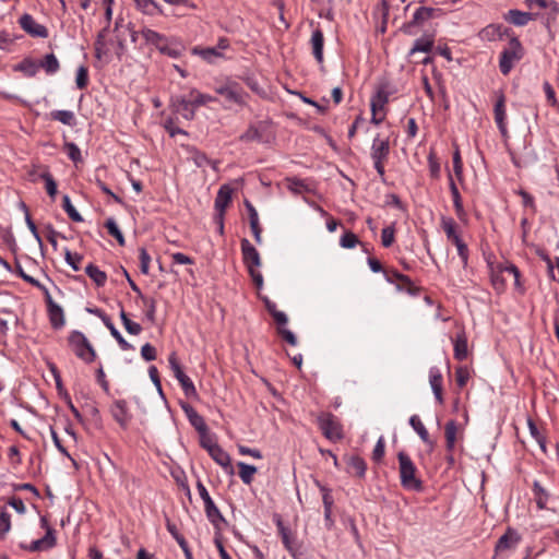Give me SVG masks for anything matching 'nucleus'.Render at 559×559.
<instances>
[{"label":"nucleus","mask_w":559,"mask_h":559,"mask_svg":"<svg viewBox=\"0 0 559 559\" xmlns=\"http://www.w3.org/2000/svg\"><path fill=\"white\" fill-rule=\"evenodd\" d=\"M241 252L249 274L258 289L263 287V276L259 271L261 266V258L258 250L250 243L248 239L241 240Z\"/></svg>","instance_id":"nucleus-1"},{"label":"nucleus","mask_w":559,"mask_h":559,"mask_svg":"<svg viewBox=\"0 0 559 559\" xmlns=\"http://www.w3.org/2000/svg\"><path fill=\"white\" fill-rule=\"evenodd\" d=\"M397 459L400 463V478L402 486L408 490H420L421 481L416 477L417 468L411 457L406 453L400 452L397 454Z\"/></svg>","instance_id":"nucleus-2"},{"label":"nucleus","mask_w":559,"mask_h":559,"mask_svg":"<svg viewBox=\"0 0 559 559\" xmlns=\"http://www.w3.org/2000/svg\"><path fill=\"white\" fill-rule=\"evenodd\" d=\"M68 342L69 346L78 358L87 364H91L95 360V349L82 332L72 331L68 337Z\"/></svg>","instance_id":"nucleus-3"},{"label":"nucleus","mask_w":559,"mask_h":559,"mask_svg":"<svg viewBox=\"0 0 559 559\" xmlns=\"http://www.w3.org/2000/svg\"><path fill=\"white\" fill-rule=\"evenodd\" d=\"M523 57V47L516 37H512L509 45L500 55L499 68L502 74L510 73L516 62Z\"/></svg>","instance_id":"nucleus-4"},{"label":"nucleus","mask_w":559,"mask_h":559,"mask_svg":"<svg viewBox=\"0 0 559 559\" xmlns=\"http://www.w3.org/2000/svg\"><path fill=\"white\" fill-rule=\"evenodd\" d=\"M40 525L46 531L45 536L39 539L33 540L27 546H22L25 550H28L31 552L46 551L56 546V531L49 525L48 520L45 516H41Z\"/></svg>","instance_id":"nucleus-5"},{"label":"nucleus","mask_w":559,"mask_h":559,"mask_svg":"<svg viewBox=\"0 0 559 559\" xmlns=\"http://www.w3.org/2000/svg\"><path fill=\"white\" fill-rule=\"evenodd\" d=\"M233 189L229 185H223L216 194L214 207L216 211L215 221L218 225V230L223 234L224 230V214L231 202Z\"/></svg>","instance_id":"nucleus-6"},{"label":"nucleus","mask_w":559,"mask_h":559,"mask_svg":"<svg viewBox=\"0 0 559 559\" xmlns=\"http://www.w3.org/2000/svg\"><path fill=\"white\" fill-rule=\"evenodd\" d=\"M197 489H198V492H199L201 499L204 502V509H205V513H206L209 521L214 526L219 527V525L225 522L224 516L219 512L218 508L215 506L207 489L201 481H198Z\"/></svg>","instance_id":"nucleus-7"},{"label":"nucleus","mask_w":559,"mask_h":559,"mask_svg":"<svg viewBox=\"0 0 559 559\" xmlns=\"http://www.w3.org/2000/svg\"><path fill=\"white\" fill-rule=\"evenodd\" d=\"M318 424L322 433L331 441H337L343 438L342 426L338 420L330 413L321 414L318 417Z\"/></svg>","instance_id":"nucleus-8"},{"label":"nucleus","mask_w":559,"mask_h":559,"mask_svg":"<svg viewBox=\"0 0 559 559\" xmlns=\"http://www.w3.org/2000/svg\"><path fill=\"white\" fill-rule=\"evenodd\" d=\"M389 103V92L385 88H380L377 93L371 97L370 107H371V122L374 124L381 123L386 116L385 106Z\"/></svg>","instance_id":"nucleus-9"},{"label":"nucleus","mask_w":559,"mask_h":559,"mask_svg":"<svg viewBox=\"0 0 559 559\" xmlns=\"http://www.w3.org/2000/svg\"><path fill=\"white\" fill-rule=\"evenodd\" d=\"M506 275L512 276L514 278L515 285H519L520 272L518 267L513 264L506 265L500 267L497 272H493L491 275V283L496 290L501 292L506 286Z\"/></svg>","instance_id":"nucleus-10"},{"label":"nucleus","mask_w":559,"mask_h":559,"mask_svg":"<svg viewBox=\"0 0 559 559\" xmlns=\"http://www.w3.org/2000/svg\"><path fill=\"white\" fill-rule=\"evenodd\" d=\"M216 93L222 95L227 102L243 106L246 105L247 94L236 84H228L216 87Z\"/></svg>","instance_id":"nucleus-11"},{"label":"nucleus","mask_w":559,"mask_h":559,"mask_svg":"<svg viewBox=\"0 0 559 559\" xmlns=\"http://www.w3.org/2000/svg\"><path fill=\"white\" fill-rule=\"evenodd\" d=\"M19 22L22 29L31 36L39 38L48 37L47 28L43 24L37 23L31 14H23Z\"/></svg>","instance_id":"nucleus-12"},{"label":"nucleus","mask_w":559,"mask_h":559,"mask_svg":"<svg viewBox=\"0 0 559 559\" xmlns=\"http://www.w3.org/2000/svg\"><path fill=\"white\" fill-rule=\"evenodd\" d=\"M274 321L277 324V333L292 346L297 345L296 335L286 328L288 323V317L285 312L277 310L273 316Z\"/></svg>","instance_id":"nucleus-13"},{"label":"nucleus","mask_w":559,"mask_h":559,"mask_svg":"<svg viewBox=\"0 0 559 559\" xmlns=\"http://www.w3.org/2000/svg\"><path fill=\"white\" fill-rule=\"evenodd\" d=\"M207 452L210 456L223 468H225L229 474H234V469L231 467V460L229 454L224 451L217 443H212L207 447Z\"/></svg>","instance_id":"nucleus-14"},{"label":"nucleus","mask_w":559,"mask_h":559,"mask_svg":"<svg viewBox=\"0 0 559 559\" xmlns=\"http://www.w3.org/2000/svg\"><path fill=\"white\" fill-rule=\"evenodd\" d=\"M181 408L186 414L191 426L195 428L200 433H205L207 430V426L205 424L204 418L188 403H181Z\"/></svg>","instance_id":"nucleus-15"},{"label":"nucleus","mask_w":559,"mask_h":559,"mask_svg":"<svg viewBox=\"0 0 559 559\" xmlns=\"http://www.w3.org/2000/svg\"><path fill=\"white\" fill-rule=\"evenodd\" d=\"M277 527L284 547L289 551L292 556L296 557L299 550V545L295 535L287 527H285L280 520L277 521Z\"/></svg>","instance_id":"nucleus-16"},{"label":"nucleus","mask_w":559,"mask_h":559,"mask_svg":"<svg viewBox=\"0 0 559 559\" xmlns=\"http://www.w3.org/2000/svg\"><path fill=\"white\" fill-rule=\"evenodd\" d=\"M48 316L53 329H61L66 324L62 308L56 304L50 296L47 297Z\"/></svg>","instance_id":"nucleus-17"},{"label":"nucleus","mask_w":559,"mask_h":559,"mask_svg":"<svg viewBox=\"0 0 559 559\" xmlns=\"http://www.w3.org/2000/svg\"><path fill=\"white\" fill-rule=\"evenodd\" d=\"M176 111L187 120H192L195 116V107L192 105L191 96L178 97L173 102Z\"/></svg>","instance_id":"nucleus-18"},{"label":"nucleus","mask_w":559,"mask_h":559,"mask_svg":"<svg viewBox=\"0 0 559 559\" xmlns=\"http://www.w3.org/2000/svg\"><path fill=\"white\" fill-rule=\"evenodd\" d=\"M520 539L521 537L516 531L508 528L507 532L498 539L496 550L504 551L512 549L519 544Z\"/></svg>","instance_id":"nucleus-19"},{"label":"nucleus","mask_w":559,"mask_h":559,"mask_svg":"<svg viewBox=\"0 0 559 559\" xmlns=\"http://www.w3.org/2000/svg\"><path fill=\"white\" fill-rule=\"evenodd\" d=\"M429 383L435 397L439 404L443 403L442 396V374L439 368L431 367L429 370Z\"/></svg>","instance_id":"nucleus-20"},{"label":"nucleus","mask_w":559,"mask_h":559,"mask_svg":"<svg viewBox=\"0 0 559 559\" xmlns=\"http://www.w3.org/2000/svg\"><path fill=\"white\" fill-rule=\"evenodd\" d=\"M441 13L442 12L440 9L430 8V7H420L414 12L412 24H414V25L423 24L424 22H426L428 20L439 17L441 15Z\"/></svg>","instance_id":"nucleus-21"},{"label":"nucleus","mask_w":559,"mask_h":559,"mask_svg":"<svg viewBox=\"0 0 559 559\" xmlns=\"http://www.w3.org/2000/svg\"><path fill=\"white\" fill-rule=\"evenodd\" d=\"M390 152V145L388 139H381L379 135L376 136L371 145V158L372 159H386Z\"/></svg>","instance_id":"nucleus-22"},{"label":"nucleus","mask_w":559,"mask_h":559,"mask_svg":"<svg viewBox=\"0 0 559 559\" xmlns=\"http://www.w3.org/2000/svg\"><path fill=\"white\" fill-rule=\"evenodd\" d=\"M133 2L135 8L145 15L164 14L162 7L155 0H133Z\"/></svg>","instance_id":"nucleus-23"},{"label":"nucleus","mask_w":559,"mask_h":559,"mask_svg":"<svg viewBox=\"0 0 559 559\" xmlns=\"http://www.w3.org/2000/svg\"><path fill=\"white\" fill-rule=\"evenodd\" d=\"M312 53L316 60L319 63L323 62V44H324V37L321 29L317 28L312 32L311 39H310Z\"/></svg>","instance_id":"nucleus-24"},{"label":"nucleus","mask_w":559,"mask_h":559,"mask_svg":"<svg viewBox=\"0 0 559 559\" xmlns=\"http://www.w3.org/2000/svg\"><path fill=\"white\" fill-rule=\"evenodd\" d=\"M449 186H450V190H451V194H452V199H453V205L455 209V213H456L457 217L461 221H463L466 217V212H465L463 203H462L461 194L459 192V189H457L451 174H449Z\"/></svg>","instance_id":"nucleus-25"},{"label":"nucleus","mask_w":559,"mask_h":559,"mask_svg":"<svg viewBox=\"0 0 559 559\" xmlns=\"http://www.w3.org/2000/svg\"><path fill=\"white\" fill-rule=\"evenodd\" d=\"M506 117H507V114H506V98L504 96L501 94L496 104H495V121L499 128V130L501 131V133H506L507 132V128H506Z\"/></svg>","instance_id":"nucleus-26"},{"label":"nucleus","mask_w":559,"mask_h":559,"mask_svg":"<svg viewBox=\"0 0 559 559\" xmlns=\"http://www.w3.org/2000/svg\"><path fill=\"white\" fill-rule=\"evenodd\" d=\"M409 425L418 433V436L420 437L423 442L426 443L430 449H432L435 443L430 439L429 433H428L425 425L421 423V420L419 419V417L417 415L411 416Z\"/></svg>","instance_id":"nucleus-27"},{"label":"nucleus","mask_w":559,"mask_h":559,"mask_svg":"<svg viewBox=\"0 0 559 559\" xmlns=\"http://www.w3.org/2000/svg\"><path fill=\"white\" fill-rule=\"evenodd\" d=\"M111 414L114 418L120 424V426L126 427L130 420V416L128 414L127 404L123 401H117L112 405Z\"/></svg>","instance_id":"nucleus-28"},{"label":"nucleus","mask_w":559,"mask_h":559,"mask_svg":"<svg viewBox=\"0 0 559 559\" xmlns=\"http://www.w3.org/2000/svg\"><path fill=\"white\" fill-rule=\"evenodd\" d=\"M192 53L200 56L203 60H205L209 63H214L217 59H221L224 57V53L219 52V49H216L215 47H209V48L194 47L192 49Z\"/></svg>","instance_id":"nucleus-29"},{"label":"nucleus","mask_w":559,"mask_h":559,"mask_svg":"<svg viewBox=\"0 0 559 559\" xmlns=\"http://www.w3.org/2000/svg\"><path fill=\"white\" fill-rule=\"evenodd\" d=\"M140 34L147 44L154 45L157 49H159L164 41H167L165 35L147 27L142 28Z\"/></svg>","instance_id":"nucleus-30"},{"label":"nucleus","mask_w":559,"mask_h":559,"mask_svg":"<svg viewBox=\"0 0 559 559\" xmlns=\"http://www.w3.org/2000/svg\"><path fill=\"white\" fill-rule=\"evenodd\" d=\"M468 356L467 340L464 333L456 334L454 338V357L464 360Z\"/></svg>","instance_id":"nucleus-31"},{"label":"nucleus","mask_w":559,"mask_h":559,"mask_svg":"<svg viewBox=\"0 0 559 559\" xmlns=\"http://www.w3.org/2000/svg\"><path fill=\"white\" fill-rule=\"evenodd\" d=\"M385 280L389 283L397 284V282H403L407 285V293L411 295H415L417 293V288L414 286L413 282L409 280L408 276L403 275L399 272H385L384 273Z\"/></svg>","instance_id":"nucleus-32"},{"label":"nucleus","mask_w":559,"mask_h":559,"mask_svg":"<svg viewBox=\"0 0 559 559\" xmlns=\"http://www.w3.org/2000/svg\"><path fill=\"white\" fill-rule=\"evenodd\" d=\"M457 431L459 428L454 420H450L449 423H447L444 428V436L448 451H452L454 449L457 438Z\"/></svg>","instance_id":"nucleus-33"},{"label":"nucleus","mask_w":559,"mask_h":559,"mask_svg":"<svg viewBox=\"0 0 559 559\" xmlns=\"http://www.w3.org/2000/svg\"><path fill=\"white\" fill-rule=\"evenodd\" d=\"M105 32H106V28L103 29L98 34L97 38H96V41H95V57L99 61L107 62L108 61V49H107V46H106V43H105Z\"/></svg>","instance_id":"nucleus-34"},{"label":"nucleus","mask_w":559,"mask_h":559,"mask_svg":"<svg viewBox=\"0 0 559 559\" xmlns=\"http://www.w3.org/2000/svg\"><path fill=\"white\" fill-rule=\"evenodd\" d=\"M103 323L105 324V326L110 331V334L112 335V337L118 342V344L120 345V347L123 349V350H128V349H131L132 346L130 343H128L123 336L121 335V333L116 329V326L114 325V323L111 322L110 318H103Z\"/></svg>","instance_id":"nucleus-35"},{"label":"nucleus","mask_w":559,"mask_h":559,"mask_svg":"<svg viewBox=\"0 0 559 559\" xmlns=\"http://www.w3.org/2000/svg\"><path fill=\"white\" fill-rule=\"evenodd\" d=\"M348 472L358 476V477H362L366 473V468H367V465H366V462L357 456V455H353L348 459Z\"/></svg>","instance_id":"nucleus-36"},{"label":"nucleus","mask_w":559,"mask_h":559,"mask_svg":"<svg viewBox=\"0 0 559 559\" xmlns=\"http://www.w3.org/2000/svg\"><path fill=\"white\" fill-rule=\"evenodd\" d=\"M85 272L86 274L91 277V280L98 286V287H102L106 284V281H107V275L105 272H103L102 270H99L96 265L94 264H88L86 267H85Z\"/></svg>","instance_id":"nucleus-37"},{"label":"nucleus","mask_w":559,"mask_h":559,"mask_svg":"<svg viewBox=\"0 0 559 559\" xmlns=\"http://www.w3.org/2000/svg\"><path fill=\"white\" fill-rule=\"evenodd\" d=\"M508 19L512 24L516 26H524L531 20H533V15L531 13L522 12L519 10H510L508 12Z\"/></svg>","instance_id":"nucleus-38"},{"label":"nucleus","mask_w":559,"mask_h":559,"mask_svg":"<svg viewBox=\"0 0 559 559\" xmlns=\"http://www.w3.org/2000/svg\"><path fill=\"white\" fill-rule=\"evenodd\" d=\"M238 468H239V477L240 479L246 484V485H250L253 480V476L254 474L257 473V467L253 466V465H249L247 463H243V462H239L237 464Z\"/></svg>","instance_id":"nucleus-39"},{"label":"nucleus","mask_w":559,"mask_h":559,"mask_svg":"<svg viewBox=\"0 0 559 559\" xmlns=\"http://www.w3.org/2000/svg\"><path fill=\"white\" fill-rule=\"evenodd\" d=\"M433 47V39L431 37H421L415 40L413 48L409 50V56L416 52H429Z\"/></svg>","instance_id":"nucleus-40"},{"label":"nucleus","mask_w":559,"mask_h":559,"mask_svg":"<svg viewBox=\"0 0 559 559\" xmlns=\"http://www.w3.org/2000/svg\"><path fill=\"white\" fill-rule=\"evenodd\" d=\"M189 96L192 98V105H194L195 108H199L200 106H205L209 103L215 102L216 98L209 95L201 93L200 91L192 88L189 93Z\"/></svg>","instance_id":"nucleus-41"},{"label":"nucleus","mask_w":559,"mask_h":559,"mask_svg":"<svg viewBox=\"0 0 559 559\" xmlns=\"http://www.w3.org/2000/svg\"><path fill=\"white\" fill-rule=\"evenodd\" d=\"M441 227L447 235L448 240H451L456 235H460L457 231V224L452 217L442 216L441 217Z\"/></svg>","instance_id":"nucleus-42"},{"label":"nucleus","mask_w":559,"mask_h":559,"mask_svg":"<svg viewBox=\"0 0 559 559\" xmlns=\"http://www.w3.org/2000/svg\"><path fill=\"white\" fill-rule=\"evenodd\" d=\"M533 491L537 507L539 509H545L549 498L548 492L540 486L538 481H534Z\"/></svg>","instance_id":"nucleus-43"},{"label":"nucleus","mask_w":559,"mask_h":559,"mask_svg":"<svg viewBox=\"0 0 559 559\" xmlns=\"http://www.w3.org/2000/svg\"><path fill=\"white\" fill-rule=\"evenodd\" d=\"M159 52L167 55L170 58H179L182 55L183 47L179 44H169L168 40L159 47Z\"/></svg>","instance_id":"nucleus-44"},{"label":"nucleus","mask_w":559,"mask_h":559,"mask_svg":"<svg viewBox=\"0 0 559 559\" xmlns=\"http://www.w3.org/2000/svg\"><path fill=\"white\" fill-rule=\"evenodd\" d=\"M51 118L66 126L75 123V116L71 110H55L51 112Z\"/></svg>","instance_id":"nucleus-45"},{"label":"nucleus","mask_w":559,"mask_h":559,"mask_svg":"<svg viewBox=\"0 0 559 559\" xmlns=\"http://www.w3.org/2000/svg\"><path fill=\"white\" fill-rule=\"evenodd\" d=\"M11 530V515L5 508H0V538L4 539Z\"/></svg>","instance_id":"nucleus-46"},{"label":"nucleus","mask_w":559,"mask_h":559,"mask_svg":"<svg viewBox=\"0 0 559 559\" xmlns=\"http://www.w3.org/2000/svg\"><path fill=\"white\" fill-rule=\"evenodd\" d=\"M176 379L180 383V385L187 396H195L197 395V390H195L193 382L185 372L178 374V377Z\"/></svg>","instance_id":"nucleus-47"},{"label":"nucleus","mask_w":559,"mask_h":559,"mask_svg":"<svg viewBox=\"0 0 559 559\" xmlns=\"http://www.w3.org/2000/svg\"><path fill=\"white\" fill-rule=\"evenodd\" d=\"M105 227L107 228L109 235H111L114 238H116V240L118 241V243L120 246L124 245L123 234L121 233L120 228L118 227L116 221L112 217H110L106 221Z\"/></svg>","instance_id":"nucleus-48"},{"label":"nucleus","mask_w":559,"mask_h":559,"mask_svg":"<svg viewBox=\"0 0 559 559\" xmlns=\"http://www.w3.org/2000/svg\"><path fill=\"white\" fill-rule=\"evenodd\" d=\"M120 319L122 321V324L126 329V331L131 334V335H139L142 331V328L139 323L136 322H133L132 320H130L127 316V313L124 312V310H121L120 311Z\"/></svg>","instance_id":"nucleus-49"},{"label":"nucleus","mask_w":559,"mask_h":559,"mask_svg":"<svg viewBox=\"0 0 559 559\" xmlns=\"http://www.w3.org/2000/svg\"><path fill=\"white\" fill-rule=\"evenodd\" d=\"M141 300L143 305L146 307L145 317L151 322H155V314H156V301L153 298H148L144 295H141Z\"/></svg>","instance_id":"nucleus-50"},{"label":"nucleus","mask_w":559,"mask_h":559,"mask_svg":"<svg viewBox=\"0 0 559 559\" xmlns=\"http://www.w3.org/2000/svg\"><path fill=\"white\" fill-rule=\"evenodd\" d=\"M168 531L170 532V534L175 537V539L177 540L178 545L180 546V548L182 549L183 554H185V557L186 559H193L192 558V554L189 549V546H188V543L186 542V539L183 538V536H181L175 528V526H171V525H168Z\"/></svg>","instance_id":"nucleus-51"},{"label":"nucleus","mask_w":559,"mask_h":559,"mask_svg":"<svg viewBox=\"0 0 559 559\" xmlns=\"http://www.w3.org/2000/svg\"><path fill=\"white\" fill-rule=\"evenodd\" d=\"M41 67L45 69L47 73H56L59 70V61L53 53H48L45 56Z\"/></svg>","instance_id":"nucleus-52"},{"label":"nucleus","mask_w":559,"mask_h":559,"mask_svg":"<svg viewBox=\"0 0 559 559\" xmlns=\"http://www.w3.org/2000/svg\"><path fill=\"white\" fill-rule=\"evenodd\" d=\"M63 209L64 211L67 212V214L69 215V217L73 221V222H82L83 218L81 216V214L76 211V209L73 206V204L71 203V200L69 198V195H63Z\"/></svg>","instance_id":"nucleus-53"},{"label":"nucleus","mask_w":559,"mask_h":559,"mask_svg":"<svg viewBox=\"0 0 559 559\" xmlns=\"http://www.w3.org/2000/svg\"><path fill=\"white\" fill-rule=\"evenodd\" d=\"M40 178L45 181V187L48 195L55 199L57 194V183L53 177L50 175L49 171H44L43 174H40Z\"/></svg>","instance_id":"nucleus-54"},{"label":"nucleus","mask_w":559,"mask_h":559,"mask_svg":"<svg viewBox=\"0 0 559 559\" xmlns=\"http://www.w3.org/2000/svg\"><path fill=\"white\" fill-rule=\"evenodd\" d=\"M358 242L359 240L357 236L349 230L345 231L340 240L341 247L345 249H353L358 245Z\"/></svg>","instance_id":"nucleus-55"},{"label":"nucleus","mask_w":559,"mask_h":559,"mask_svg":"<svg viewBox=\"0 0 559 559\" xmlns=\"http://www.w3.org/2000/svg\"><path fill=\"white\" fill-rule=\"evenodd\" d=\"M479 36L483 39L495 40L500 36V26L493 24L488 25L480 31Z\"/></svg>","instance_id":"nucleus-56"},{"label":"nucleus","mask_w":559,"mask_h":559,"mask_svg":"<svg viewBox=\"0 0 559 559\" xmlns=\"http://www.w3.org/2000/svg\"><path fill=\"white\" fill-rule=\"evenodd\" d=\"M64 259L66 262L74 270H80L81 261L83 260V257L79 253H72L69 249H64Z\"/></svg>","instance_id":"nucleus-57"},{"label":"nucleus","mask_w":559,"mask_h":559,"mask_svg":"<svg viewBox=\"0 0 559 559\" xmlns=\"http://www.w3.org/2000/svg\"><path fill=\"white\" fill-rule=\"evenodd\" d=\"M395 228L393 225L386 226L381 231L382 246L388 248L394 242Z\"/></svg>","instance_id":"nucleus-58"},{"label":"nucleus","mask_w":559,"mask_h":559,"mask_svg":"<svg viewBox=\"0 0 559 559\" xmlns=\"http://www.w3.org/2000/svg\"><path fill=\"white\" fill-rule=\"evenodd\" d=\"M75 83L80 90H83L87 86L88 73H87V69L84 66L79 67L78 71H76Z\"/></svg>","instance_id":"nucleus-59"},{"label":"nucleus","mask_w":559,"mask_h":559,"mask_svg":"<svg viewBox=\"0 0 559 559\" xmlns=\"http://www.w3.org/2000/svg\"><path fill=\"white\" fill-rule=\"evenodd\" d=\"M64 148L67 151L69 158L72 162H74V163L81 162V159H82L81 151L76 144H74L72 142H68L64 144Z\"/></svg>","instance_id":"nucleus-60"},{"label":"nucleus","mask_w":559,"mask_h":559,"mask_svg":"<svg viewBox=\"0 0 559 559\" xmlns=\"http://www.w3.org/2000/svg\"><path fill=\"white\" fill-rule=\"evenodd\" d=\"M140 269L143 274H148L151 257L145 248L139 250Z\"/></svg>","instance_id":"nucleus-61"},{"label":"nucleus","mask_w":559,"mask_h":559,"mask_svg":"<svg viewBox=\"0 0 559 559\" xmlns=\"http://www.w3.org/2000/svg\"><path fill=\"white\" fill-rule=\"evenodd\" d=\"M526 3L530 9H545L548 7L556 8L557 3L555 1H547V0H526Z\"/></svg>","instance_id":"nucleus-62"},{"label":"nucleus","mask_w":559,"mask_h":559,"mask_svg":"<svg viewBox=\"0 0 559 559\" xmlns=\"http://www.w3.org/2000/svg\"><path fill=\"white\" fill-rule=\"evenodd\" d=\"M141 356L146 361H152L156 359V349L150 343H146L141 348Z\"/></svg>","instance_id":"nucleus-63"},{"label":"nucleus","mask_w":559,"mask_h":559,"mask_svg":"<svg viewBox=\"0 0 559 559\" xmlns=\"http://www.w3.org/2000/svg\"><path fill=\"white\" fill-rule=\"evenodd\" d=\"M384 448H385L384 438L380 437L378 439V441L374 445L373 452H372V457L374 461H380L383 457Z\"/></svg>","instance_id":"nucleus-64"}]
</instances>
